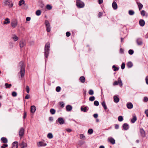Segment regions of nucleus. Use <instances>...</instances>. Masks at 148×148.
<instances>
[{
    "mask_svg": "<svg viewBox=\"0 0 148 148\" xmlns=\"http://www.w3.org/2000/svg\"><path fill=\"white\" fill-rule=\"evenodd\" d=\"M19 66L21 69L20 73L21 77H23L25 75V64L23 61H21L19 63Z\"/></svg>",
    "mask_w": 148,
    "mask_h": 148,
    "instance_id": "nucleus-1",
    "label": "nucleus"
},
{
    "mask_svg": "<svg viewBox=\"0 0 148 148\" xmlns=\"http://www.w3.org/2000/svg\"><path fill=\"white\" fill-rule=\"evenodd\" d=\"M50 48V44L49 42L47 43L45 47L44 48V54L45 58H47L49 53Z\"/></svg>",
    "mask_w": 148,
    "mask_h": 148,
    "instance_id": "nucleus-2",
    "label": "nucleus"
},
{
    "mask_svg": "<svg viewBox=\"0 0 148 148\" xmlns=\"http://www.w3.org/2000/svg\"><path fill=\"white\" fill-rule=\"evenodd\" d=\"M76 5L78 8H82L84 7V4L80 0H76Z\"/></svg>",
    "mask_w": 148,
    "mask_h": 148,
    "instance_id": "nucleus-3",
    "label": "nucleus"
},
{
    "mask_svg": "<svg viewBox=\"0 0 148 148\" xmlns=\"http://www.w3.org/2000/svg\"><path fill=\"white\" fill-rule=\"evenodd\" d=\"M45 24L47 28V31L48 32H49L51 30V28L50 24L49 21L47 20H46L45 21Z\"/></svg>",
    "mask_w": 148,
    "mask_h": 148,
    "instance_id": "nucleus-4",
    "label": "nucleus"
},
{
    "mask_svg": "<svg viewBox=\"0 0 148 148\" xmlns=\"http://www.w3.org/2000/svg\"><path fill=\"white\" fill-rule=\"evenodd\" d=\"M4 3L5 5H8L10 8L12 7L13 5V3L9 0H5Z\"/></svg>",
    "mask_w": 148,
    "mask_h": 148,
    "instance_id": "nucleus-5",
    "label": "nucleus"
},
{
    "mask_svg": "<svg viewBox=\"0 0 148 148\" xmlns=\"http://www.w3.org/2000/svg\"><path fill=\"white\" fill-rule=\"evenodd\" d=\"M24 130V129L23 127H21L19 130V134L21 138L23 136Z\"/></svg>",
    "mask_w": 148,
    "mask_h": 148,
    "instance_id": "nucleus-6",
    "label": "nucleus"
},
{
    "mask_svg": "<svg viewBox=\"0 0 148 148\" xmlns=\"http://www.w3.org/2000/svg\"><path fill=\"white\" fill-rule=\"evenodd\" d=\"M20 47L21 48L24 47L26 45L25 40H22L20 42Z\"/></svg>",
    "mask_w": 148,
    "mask_h": 148,
    "instance_id": "nucleus-7",
    "label": "nucleus"
},
{
    "mask_svg": "<svg viewBox=\"0 0 148 148\" xmlns=\"http://www.w3.org/2000/svg\"><path fill=\"white\" fill-rule=\"evenodd\" d=\"M108 140L113 145L115 143V140L114 139L111 137H109L108 139Z\"/></svg>",
    "mask_w": 148,
    "mask_h": 148,
    "instance_id": "nucleus-8",
    "label": "nucleus"
},
{
    "mask_svg": "<svg viewBox=\"0 0 148 148\" xmlns=\"http://www.w3.org/2000/svg\"><path fill=\"white\" fill-rule=\"evenodd\" d=\"M20 146L21 148H25L27 146L26 143L23 141H22L20 144Z\"/></svg>",
    "mask_w": 148,
    "mask_h": 148,
    "instance_id": "nucleus-9",
    "label": "nucleus"
},
{
    "mask_svg": "<svg viewBox=\"0 0 148 148\" xmlns=\"http://www.w3.org/2000/svg\"><path fill=\"white\" fill-rule=\"evenodd\" d=\"M18 142L15 141L12 143V148H18Z\"/></svg>",
    "mask_w": 148,
    "mask_h": 148,
    "instance_id": "nucleus-10",
    "label": "nucleus"
},
{
    "mask_svg": "<svg viewBox=\"0 0 148 148\" xmlns=\"http://www.w3.org/2000/svg\"><path fill=\"white\" fill-rule=\"evenodd\" d=\"M140 133L141 136L143 137H145V132L143 129H140Z\"/></svg>",
    "mask_w": 148,
    "mask_h": 148,
    "instance_id": "nucleus-11",
    "label": "nucleus"
},
{
    "mask_svg": "<svg viewBox=\"0 0 148 148\" xmlns=\"http://www.w3.org/2000/svg\"><path fill=\"white\" fill-rule=\"evenodd\" d=\"M58 122L60 125H62L64 123V121L62 118H59L58 119Z\"/></svg>",
    "mask_w": 148,
    "mask_h": 148,
    "instance_id": "nucleus-12",
    "label": "nucleus"
},
{
    "mask_svg": "<svg viewBox=\"0 0 148 148\" xmlns=\"http://www.w3.org/2000/svg\"><path fill=\"white\" fill-rule=\"evenodd\" d=\"M37 145L38 146H45L47 144L42 142H39Z\"/></svg>",
    "mask_w": 148,
    "mask_h": 148,
    "instance_id": "nucleus-13",
    "label": "nucleus"
},
{
    "mask_svg": "<svg viewBox=\"0 0 148 148\" xmlns=\"http://www.w3.org/2000/svg\"><path fill=\"white\" fill-rule=\"evenodd\" d=\"M36 109V107L34 106H31V112L32 113H34Z\"/></svg>",
    "mask_w": 148,
    "mask_h": 148,
    "instance_id": "nucleus-14",
    "label": "nucleus"
},
{
    "mask_svg": "<svg viewBox=\"0 0 148 148\" xmlns=\"http://www.w3.org/2000/svg\"><path fill=\"white\" fill-rule=\"evenodd\" d=\"M139 24L141 26H143L145 24V22L144 20L140 19L139 21Z\"/></svg>",
    "mask_w": 148,
    "mask_h": 148,
    "instance_id": "nucleus-15",
    "label": "nucleus"
},
{
    "mask_svg": "<svg viewBox=\"0 0 148 148\" xmlns=\"http://www.w3.org/2000/svg\"><path fill=\"white\" fill-rule=\"evenodd\" d=\"M136 3L138 5L139 10H141L143 7V5L138 1L136 2Z\"/></svg>",
    "mask_w": 148,
    "mask_h": 148,
    "instance_id": "nucleus-16",
    "label": "nucleus"
},
{
    "mask_svg": "<svg viewBox=\"0 0 148 148\" xmlns=\"http://www.w3.org/2000/svg\"><path fill=\"white\" fill-rule=\"evenodd\" d=\"M112 6L114 10H116L117 9L118 7L115 1H114L113 2L112 4Z\"/></svg>",
    "mask_w": 148,
    "mask_h": 148,
    "instance_id": "nucleus-17",
    "label": "nucleus"
},
{
    "mask_svg": "<svg viewBox=\"0 0 148 148\" xmlns=\"http://www.w3.org/2000/svg\"><path fill=\"white\" fill-rule=\"evenodd\" d=\"M72 106L69 105H68L66 107V110L67 111H71L72 109Z\"/></svg>",
    "mask_w": 148,
    "mask_h": 148,
    "instance_id": "nucleus-18",
    "label": "nucleus"
},
{
    "mask_svg": "<svg viewBox=\"0 0 148 148\" xmlns=\"http://www.w3.org/2000/svg\"><path fill=\"white\" fill-rule=\"evenodd\" d=\"M1 140L3 143H6L8 142V140L7 138L5 137H2L1 138Z\"/></svg>",
    "mask_w": 148,
    "mask_h": 148,
    "instance_id": "nucleus-19",
    "label": "nucleus"
},
{
    "mask_svg": "<svg viewBox=\"0 0 148 148\" xmlns=\"http://www.w3.org/2000/svg\"><path fill=\"white\" fill-rule=\"evenodd\" d=\"M119 100V99L118 97L116 96H114V101L115 103H118Z\"/></svg>",
    "mask_w": 148,
    "mask_h": 148,
    "instance_id": "nucleus-20",
    "label": "nucleus"
},
{
    "mask_svg": "<svg viewBox=\"0 0 148 148\" xmlns=\"http://www.w3.org/2000/svg\"><path fill=\"white\" fill-rule=\"evenodd\" d=\"M127 106L128 109H131L132 108L133 105L132 103H129L127 104Z\"/></svg>",
    "mask_w": 148,
    "mask_h": 148,
    "instance_id": "nucleus-21",
    "label": "nucleus"
},
{
    "mask_svg": "<svg viewBox=\"0 0 148 148\" xmlns=\"http://www.w3.org/2000/svg\"><path fill=\"white\" fill-rule=\"evenodd\" d=\"M123 127L124 130H127L128 129L129 126L127 123H124L123 125Z\"/></svg>",
    "mask_w": 148,
    "mask_h": 148,
    "instance_id": "nucleus-22",
    "label": "nucleus"
},
{
    "mask_svg": "<svg viewBox=\"0 0 148 148\" xmlns=\"http://www.w3.org/2000/svg\"><path fill=\"white\" fill-rule=\"evenodd\" d=\"M85 78L84 76H81L79 78L80 82L82 83H84L85 81Z\"/></svg>",
    "mask_w": 148,
    "mask_h": 148,
    "instance_id": "nucleus-23",
    "label": "nucleus"
},
{
    "mask_svg": "<svg viewBox=\"0 0 148 148\" xmlns=\"http://www.w3.org/2000/svg\"><path fill=\"white\" fill-rule=\"evenodd\" d=\"M87 107H85L83 108V106H82L81 108V110L82 111H83L84 112H86L87 110H88V109H87Z\"/></svg>",
    "mask_w": 148,
    "mask_h": 148,
    "instance_id": "nucleus-24",
    "label": "nucleus"
},
{
    "mask_svg": "<svg viewBox=\"0 0 148 148\" xmlns=\"http://www.w3.org/2000/svg\"><path fill=\"white\" fill-rule=\"evenodd\" d=\"M10 19L8 18H6L5 21H4L3 24H7L10 23Z\"/></svg>",
    "mask_w": 148,
    "mask_h": 148,
    "instance_id": "nucleus-25",
    "label": "nucleus"
},
{
    "mask_svg": "<svg viewBox=\"0 0 148 148\" xmlns=\"http://www.w3.org/2000/svg\"><path fill=\"white\" fill-rule=\"evenodd\" d=\"M17 25V22L16 21H14L11 23V26L13 27H15Z\"/></svg>",
    "mask_w": 148,
    "mask_h": 148,
    "instance_id": "nucleus-26",
    "label": "nucleus"
},
{
    "mask_svg": "<svg viewBox=\"0 0 148 148\" xmlns=\"http://www.w3.org/2000/svg\"><path fill=\"white\" fill-rule=\"evenodd\" d=\"M12 38L15 41H16L18 39V37L15 35H14L13 36Z\"/></svg>",
    "mask_w": 148,
    "mask_h": 148,
    "instance_id": "nucleus-27",
    "label": "nucleus"
},
{
    "mask_svg": "<svg viewBox=\"0 0 148 148\" xmlns=\"http://www.w3.org/2000/svg\"><path fill=\"white\" fill-rule=\"evenodd\" d=\"M138 45H141L143 43V42L142 40L140 39H137L136 41Z\"/></svg>",
    "mask_w": 148,
    "mask_h": 148,
    "instance_id": "nucleus-28",
    "label": "nucleus"
},
{
    "mask_svg": "<svg viewBox=\"0 0 148 148\" xmlns=\"http://www.w3.org/2000/svg\"><path fill=\"white\" fill-rule=\"evenodd\" d=\"M25 2V1L24 0H20L19 2L18 5L19 6H21L23 4H24Z\"/></svg>",
    "mask_w": 148,
    "mask_h": 148,
    "instance_id": "nucleus-29",
    "label": "nucleus"
},
{
    "mask_svg": "<svg viewBox=\"0 0 148 148\" xmlns=\"http://www.w3.org/2000/svg\"><path fill=\"white\" fill-rule=\"evenodd\" d=\"M5 88H10L12 86L11 84H8V83H5Z\"/></svg>",
    "mask_w": 148,
    "mask_h": 148,
    "instance_id": "nucleus-30",
    "label": "nucleus"
},
{
    "mask_svg": "<svg viewBox=\"0 0 148 148\" xmlns=\"http://www.w3.org/2000/svg\"><path fill=\"white\" fill-rule=\"evenodd\" d=\"M50 112L52 114H54L55 113L56 110L52 108L50 110Z\"/></svg>",
    "mask_w": 148,
    "mask_h": 148,
    "instance_id": "nucleus-31",
    "label": "nucleus"
},
{
    "mask_svg": "<svg viewBox=\"0 0 148 148\" xmlns=\"http://www.w3.org/2000/svg\"><path fill=\"white\" fill-rule=\"evenodd\" d=\"M127 66L128 67L131 68L133 64L131 62H128Z\"/></svg>",
    "mask_w": 148,
    "mask_h": 148,
    "instance_id": "nucleus-32",
    "label": "nucleus"
},
{
    "mask_svg": "<svg viewBox=\"0 0 148 148\" xmlns=\"http://www.w3.org/2000/svg\"><path fill=\"white\" fill-rule=\"evenodd\" d=\"M102 106L104 108V110H106L107 109V107L104 101L102 102Z\"/></svg>",
    "mask_w": 148,
    "mask_h": 148,
    "instance_id": "nucleus-33",
    "label": "nucleus"
},
{
    "mask_svg": "<svg viewBox=\"0 0 148 148\" xmlns=\"http://www.w3.org/2000/svg\"><path fill=\"white\" fill-rule=\"evenodd\" d=\"M137 118L136 116H134L133 118L132 119L131 121L132 123H134L136 120Z\"/></svg>",
    "mask_w": 148,
    "mask_h": 148,
    "instance_id": "nucleus-34",
    "label": "nucleus"
},
{
    "mask_svg": "<svg viewBox=\"0 0 148 148\" xmlns=\"http://www.w3.org/2000/svg\"><path fill=\"white\" fill-rule=\"evenodd\" d=\"M47 137L50 139H51L53 138V136L52 134L51 133H49L47 136Z\"/></svg>",
    "mask_w": 148,
    "mask_h": 148,
    "instance_id": "nucleus-35",
    "label": "nucleus"
},
{
    "mask_svg": "<svg viewBox=\"0 0 148 148\" xmlns=\"http://www.w3.org/2000/svg\"><path fill=\"white\" fill-rule=\"evenodd\" d=\"M80 139L84 140L85 139V136L83 134H80L79 135Z\"/></svg>",
    "mask_w": 148,
    "mask_h": 148,
    "instance_id": "nucleus-36",
    "label": "nucleus"
},
{
    "mask_svg": "<svg viewBox=\"0 0 148 148\" xmlns=\"http://www.w3.org/2000/svg\"><path fill=\"white\" fill-rule=\"evenodd\" d=\"M46 8L48 10H51L52 8V7L50 5L47 4L46 6Z\"/></svg>",
    "mask_w": 148,
    "mask_h": 148,
    "instance_id": "nucleus-37",
    "label": "nucleus"
},
{
    "mask_svg": "<svg viewBox=\"0 0 148 148\" xmlns=\"http://www.w3.org/2000/svg\"><path fill=\"white\" fill-rule=\"evenodd\" d=\"M134 12L132 10H130L129 11V14L131 15H132L134 14Z\"/></svg>",
    "mask_w": 148,
    "mask_h": 148,
    "instance_id": "nucleus-38",
    "label": "nucleus"
},
{
    "mask_svg": "<svg viewBox=\"0 0 148 148\" xmlns=\"http://www.w3.org/2000/svg\"><path fill=\"white\" fill-rule=\"evenodd\" d=\"M118 120L119 121H122L123 120V118L122 116H119L118 118Z\"/></svg>",
    "mask_w": 148,
    "mask_h": 148,
    "instance_id": "nucleus-39",
    "label": "nucleus"
},
{
    "mask_svg": "<svg viewBox=\"0 0 148 148\" xmlns=\"http://www.w3.org/2000/svg\"><path fill=\"white\" fill-rule=\"evenodd\" d=\"M41 13V12L40 10H38L36 12V14L37 16H39L40 15Z\"/></svg>",
    "mask_w": 148,
    "mask_h": 148,
    "instance_id": "nucleus-40",
    "label": "nucleus"
},
{
    "mask_svg": "<svg viewBox=\"0 0 148 148\" xmlns=\"http://www.w3.org/2000/svg\"><path fill=\"white\" fill-rule=\"evenodd\" d=\"M95 97L94 96L90 97L89 98V100L90 101H93L95 100Z\"/></svg>",
    "mask_w": 148,
    "mask_h": 148,
    "instance_id": "nucleus-41",
    "label": "nucleus"
},
{
    "mask_svg": "<svg viewBox=\"0 0 148 148\" xmlns=\"http://www.w3.org/2000/svg\"><path fill=\"white\" fill-rule=\"evenodd\" d=\"M93 130L92 129H90L88 130V133L89 134H92L93 133Z\"/></svg>",
    "mask_w": 148,
    "mask_h": 148,
    "instance_id": "nucleus-42",
    "label": "nucleus"
},
{
    "mask_svg": "<svg viewBox=\"0 0 148 148\" xmlns=\"http://www.w3.org/2000/svg\"><path fill=\"white\" fill-rule=\"evenodd\" d=\"M94 104L95 106H98L99 104V102L97 101H95L94 102Z\"/></svg>",
    "mask_w": 148,
    "mask_h": 148,
    "instance_id": "nucleus-43",
    "label": "nucleus"
},
{
    "mask_svg": "<svg viewBox=\"0 0 148 148\" xmlns=\"http://www.w3.org/2000/svg\"><path fill=\"white\" fill-rule=\"evenodd\" d=\"M26 90L27 92L29 93V88L28 86H26Z\"/></svg>",
    "mask_w": 148,
    "mask_h": 148,
    "instance_id": "nucleus-44",
    "label": "nucleus"
},
{
    "mask_svg": "<svg viewBox=\"0 0 148 148\" xmlns=\"http://www.w3.org/2000/svg\"><path fill=\"white\" fill-rule=\"evenodd\" d=\"M60 107L62 108H63L64 107V104L62 102H60L59 103Z\"/></svg>",
    "mask_w": 148,
    "mask_h": 148,
    "instance_id": "nucleus-45",
    "label": "nucleus"
},
{
    "mask_svg": "<svg viewBox=\"0 0 148 148\" xmlns=\"http://www.w3.org/2000/svg\"><path fill=\"white\" fill-rule=\"evenodd\" d=\"M88 93L90 95H93L94 94L93 91L92 90H90L89 91Z\"/></svg>",
    "mask_w": 148,
    "mask_h": 148,
    "instance_id": "nucleus-46",
    "label": "nucleus"
},
{
    "mask_svg": "<svg viewBox=\"0 0 148 148\" xmlns=\"http://www.w3.org/2000/svg\"><path fill=\"white\" fill-rule=\"evenodd\" d=\"M134 51L130 49L129 50V53L130 55H132L134 53Z\"/></svg>",
    "mask_w": 148,
    "mask_h": 148,
    "instance_id": "nucleus-47",
    "label": "nucleus"
},
{
    "mask_svg": "<svg viewBox=\"0 0 148 148\" xmlns=\"http://www.w3.org/2000/svg\"><path fill=\"white\" fill-rule=\"evenodd\" d=\"M112 68H114V71H117L118 70H119V68L118 67H116L115 65H113L112 66Z\"/></svg>",
    "mask_w": 148,
    "mask_h": 148,
    "instance_id": "nucleus-48",
    "label": "nucleus"
},
{
    "mask_svg": "<svg viewBox=\"0 0 148 148\" xmlns=\"http://www.w3.org/2000/svg\"><path fill=\"white\" fill-rule=\"evenodd\" d=\"M12 95L13 97H15L17 96V94L15 92H13L12 93Z\"/></svg>",
    "mask_w": 148,
    "mask_h": 148,
    "instance_id": "nucleus-49",
    "label": "nucleus"
},
{
    "mask_svg": "<svg viewBox=\"0 0 148 148\" xmlns=\"http://www.w3.org/2000/svg\"><path fill=\"white\" fill-rule=\"evenodd\" d=\"M61 90V88L60 86H57L56 88V90L57 92H59Z\"/></svg>",
    "mask_w": 148,
    "mask_h": 148,
    "instance_id": "nucleus-50",
    "label": "nucleus"
},
{
    "mask_svg": "<svg viewBox=\"0 0 148 148\" xmlns=\"http://www.w3.org/2000/svg\"><path fill=\"white\" fill-rule=\"evenodd\" d=\"M141 14L143 16H145V11L144 10H142L141 12Z\"/></svg>",
    "mask_w": 148,
    "mask_h": 148,
    "instance_id": "nucleus-51",
    "label": "nucleus"
},
{
    "mask_svg": "<svg viewBox=\"0 0 148 148\" xmlns=\"http://www.w3.org/2000/svg\"><path fill=\"white\" fill-rule=\"evenodd\" d=\"M119 84L120 86H122V81L121 79L119 80L118 81V84Z\"/></svg>",
    "mask_w": 148,
    "mask_h": 148,
    "instance_id": "nucleus-52",
    "label": "nucleus"
},
{
    "mask_svg": "<svg viewBox=\"0 0 148 148\" xmlns=\"http://www.w3.org/2000/svg\"><path fill=\"white\" fill-rule=\"evenodd\" d=\"M148 101V98L146 97H145L144 98V102H147Z\"/></svg>",
    "mask_w": 148,
    "mask_h": 148,
    "instance_id": "nucleus-53",
    "label": "nucleus"
},
{
    "mask_svg": "<svg viewBox=\"0 0 148 148\" xmlns=\"http://www.w3.org/2000/svg\"><path fill=\"white\" fill-rule=\"evenodd\" d=\"M125 67V64L124 63H123L122 64L121 68L122 69H124Z\"/></svg>",
    "mask_w": 148,
    "mask_h": 148,
    "instance_id": "nucleus-54",
    "label": "nucleus"
},
{
    "mask_svg": "<svg viewBox=\"0 0 148 148\" xmlns=\"http://www.w3.org/2000/svg\"><path fill=\"white\" fill-rule=\"evenodd\" d=\"M71 35V33L68 32H67L66 33V36L67 37H68Z\"/></svg>",
    "mask_w": 148,
    "mask_h": 148,
    "instance_id": "nucleus-55",
    "label": "nucleus"
},
{
    "mask_svg": "<svg viewBox=\"0 0 148 148\" xmlns=\"http://www.w3.org/2000/svg\"><path fill=\"white\" fill-rule=\"evenodd\" d=\"M8 146L7 144H4L2 145L1 146V148H5V147H7Z\"/></svg>",
    "mask_w": 148,
    "mask_h": 148,
    "instance_id": "nucleus-56",
    "label": "nucleus"
},
{
    "mask_svg": "<svg viewBox=\"0 0 148 148\" xmlns=\"http://www.w3.org/2000/svg\"><path fill=\"white\" fill-rule=\"evenodd\" d=\"M30 96L29 95L27 94L25 97V99H28L30 98Z\"/></svg>",
    "mask_w": 148,
    "mask_h": 148,
    "instance_id": "nucleus-57",
    "label": "nucleus"
},
{
    "mask_svg": "<svg viewBox=\"0 0 148 148\" xmlns=\"http://www.w3.org/2000/svg\"><path fill=\"white\" fill-rule=\"evenodd\" d=\"M94 117L95 118H97L98 116V115L97 114H95L93 115Z\"/></svg>",
    "mask_w": 148,
    "mask_h": 148,
    "instance_id": "nucleus-58",
    "label": "nucleus"
},
{
    "mask_svg": "<svg viewBox=\"0 0 148 148\" xmlns=\"http://www.w3.org/2000/svg\"><path fill=\"white\" fill-rule=\"evenodd\" d=\"M145 113L146 114L147 117H148V110H146L145 111Z\"/></svg>",
    "mask_w": 148,
    "mask_h": 148,
    "instance_id": "nucleus-59",
    "label": "nucleus"
},
{
    "mask_svg": "<svg viewBox=\"0 0 148 148\" xmlns=\"http://www.w3.org/2000/svg\"><path fill=\"white\" fill-rule=\"evenodd\" d=\"M118 84V82L117 81H115L113 84V85L114 86L117 85Z\"/></svg>",
    "mask_w": 148,
    "mask_h": 148,
    "instance_id": "nucleus-60",
    "label": "nucleus"
},
{
    "mask_svg": "<svg viewBox=\"0 0 148 148\" xmlns=\"http://www.w3.org/2000/svg\"><path fill=\"white\" fill-rule=\"evenodd\" d=\"M98 17L99 18H100L102 16V13L101 12H99L98 14Z\"/></svg>",
    "mask_w": 148,
    "mask_h": 148,
    "instance_id": "nucleus-61",
    "label": "nucleus"
},
{
    "mask_svg": "<svg viewBox=\"0 0 148 148\" xmlns=\"http://www.w3.org/2000/svg\"><path fill=\"white\" fill-rule=\"evenodd\" d=\"M31 18L29 17H27L26 18V20L27 21H30Z\"/></svg>",
    "mask_w": 148,
    "mask_h": 148,
    "instance_id": "nucleus-62",
    "label": "nucleus"
},
{
    "mask_svg": "<svg viewBox=\"0 0 148 148\" xmlns=\"http://www.w3.org/2000/svg\"><path fill=\"white\" fill-rule=\"evenodd\" d=\"M24 115L23 116V118L24 119H25L26 117V115H27V113L25 112H24Z\"/></svg>",
    "mask_w": 148,
    "mask_h": 148,
    "instance_id": "nucleus-63",
    "label": "nucleus"
},
{
    "mask_svg": "<svg viewBox=\"0 0 148 148\" xmlns=\"http://www.w3.org/2000/svg\"><path fill=\"white\" fill-rule=\"evenodd\" d=\"M66 131L68 132H71L72 130L70 129H66Z\"/></svg>",
    "mask_w": 148,
    "mask_h": 148,
    "instance_id": "nucleus-64",
    "label": "nucleus"
}]
</instances>
